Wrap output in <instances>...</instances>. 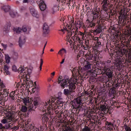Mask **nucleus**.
<instances>
[{"instance_id": "obj_52", "label": "nucleus", "mask_w": 131, "mask_h": 131, "mask_svg": "<svg viewBox=\"0 0 131 131\" xmlns=\"http://www.w3.org/2000/svg\"><path fill=\"white\" fill-rule=\"evenodd\" d=\"M93 58H94V61H97V59H98L97 57V55L95 54Z\"/></svg>"}, {"instance_id": "obj_63", "label": "nucleus", "mask_w": 131, "mask_h": 131, "mask_svg": "<svg viewBox=\"0 0 131 131\" xmlns=\"http://www.w3.org/2000/svg\"><path fill=\"white\" fill-rule=\"evenodd\" d=\"M34 84H36V82H34Z\"/></svg>"}, {"instance_id": "obj_58", "label": "nucleus", "mask_w": 131, "mask_h": 131, "mask_svg": "<svg viewBox=\"0 0 131 131\" xmlns=\"http://www.w3.org/2000/svg\"><path fill=\"white\" fill-rule=\"evenodd\" d=\"M3 100V97L0 96V101H2Z\"/></svg>"}, {"instance_id": "obj_28", "label": "nucleus", "mask_w": 131, "mask_h": 131, "mask_svg": "<svg viewBox=\"0 0 131 131\" xmlns=\"http://www.w3.org/2000/svg\"><path fill=\"white\" fill-rule=\"evenodd\" d=\"M21 30L23 32H27V33H29L30 32V29H27V27H26V26H23Z\"/></svg>"}, {"instance_id": "obj_48", "label": "nucleus", "mask_w": 131, "mask_h": 131, "mask_svg": "<svg viewBox=\"0 0 131 131\" xmlns=\"http://www.w3.org/2000/svg\"><path fill=\"white\" fill-rule=\"evenodd\" d=\"M0 129L2 130V131H4V126H3V124L0 123Z\"/></svg>"}, {"instance_id": "obj_40", "label": "nucleus", "mask_w": 131, "mask_h": 131, "mask_svg": "<svg viewBox=\"0 0 131 131\" xmlns=\"http://www.w3.org/2000/svg\"><path fill=\"white\" fill-rule=\"evenodd\" d=\"M114 38H115V41H118V40H119V35L118 34H116L114 36Z\"/></svg>"}, {"instance_id": "obj_42", "label": "nucleus", "mask_w": 131, "mask_h": 131, "mask_svg": "<svg viewBox=\"0 0 131 131\" xmlns=\"http://www.w3.org/2000/svg\"><path fill=\"white\" fill-rule=\"evenodd\" d=\"M55 114L57 115L58 117H61V113H59V111H56Z\"/></svg>"}, {"instance_id": "obj_38", "label": "nucleus", "mask_w": 131, "mask_h": 131, "mask_svg": "<svg viewBox=\"0 0 131 131\" xmlns=\"http://www.w3.org/2000/svg\"><path fill=\"white\" fill-rule=\"evenodd\" d=\"M4 60V55H3V54L0 52V62L1 63H3Z\"/></svg>"}, {"instance_id": "obj_17", "label": "nucleus", "mask_w": 131, "mask_h": 131, "mask_svg": "<svg viewBox=\"0 0 131 131\" xmlns=\"http://www.w3.org/2000/svg\"><path fill=\"white\" fill-rule=\"evenodd\" d=\"M30 128L31 131H42L43 130V126H40L39 128L35 127L33 124L30 126Z\"/></svg>"}, {"instance_id": "obj_35", "label": "nucleus", "mask_w": 131, "mask_h": 131, "mask_svg": "<svg viewBox=\"0 0 131 131\" xmlns=\"http://www.w3.org/2000/svg\"><path fill=\"white\" fill-rule=\"evenodd\" d=\"M124 128L125 131H131V128L130 127L126 124L124 125Z\"/></svg>"}, {"instance_id": "obj_5", "label": "nucleus", "mask_w": 131, "mask_h": 131, "mask_svg": "<svg viewBox=\"0 0 131 131\" xmlns=\"http://www.w3.org/2000/svg\"><path fill=\"white\" fill-rule=\"evenodd\" d=\"M18 73L19 76L23 79V80H29L30 74H31L32 71L31 69H28L26 68H24L21 67H19L18 70Z\"/></svg>"}, {"instance_id": "obj_4", "label": "nucleus", "mask_w": 131, "mask_h": 131, "mask_svg": "<svg viewBox=\"0 0 131 131\" xmlns=\"http://www.w3.org/2000/svg\"><path fill=\"white\" fill-rule=\"evenodd\" d=\"M114 65H115V64L111 62V60H110L104 61L102 63L103 73L107 76L108 78H111V79L113 78V75H114V69H115Z\"/></svg>"}, {"instance_id": "obj_6", "label": "nucleus", "mask_w": 131, "mask_h": 131, "mask_svg": "<svg viewBox=\"0 0 131 131\" xmlns=\"http://www.w3.org/2000/svg\"><path fill=\"white\" fill-rule=\"evenodd\" d=\"M23 102V105L25 106H33L34 107L36 108V106L38 105V100H37V98H24L21 100Z\"/></svg>"}, {"instance_id": "obj_18", "label": "nucleus", "mask_w": 131, "mask_h": 131, "mask_svg": "<svg viewBox=\"0 0 131 131\" xmlns=\"http://www.w3.org/2000/svg\"><path fill=\"white\" fill-rule=\"evenodd\" d=\"M57 100L56 101L57 104L58 105H63V98H62V93H59L58 94Z\"/></svg>"}, {"instance_id": "obj_49", "label": "nucleus", "mask_w": 131, "mask_h": 131, "mask_svg": "<svg viewBox=\"0 0 131 131\" xmlns=\"http://www.w3.org/2000/svg\"><path fill=\"white\" fill-rule=\"evenodd\" d=\"M55 72H53L51 74V78H54V76H55Z\"/></svg>"}, {"instance_id": "obj_12", "label": "nucleus", "mask_w": 131, "mask_h": 131, "mask_svg": "<svg viewBox=\"0 0 131 131\" xmlns=\"http://www.w3.org/2000/svg\"><path fill=\"white\" fill-rule=\"evenodd\" d=\"M26 42V37L24 35H21L19 37L18 43L20 48H22L24 46V43Z\"/></svg>"}, {"instance_id": "obj_11", "label": "nucleus", "mask_w": 131, "mask_h": 131, "mask_svg": "<svg viewBox=\"0 0 131 131\" xmlns=\"http://www.w3.org/2000/svg\"><path fill=\"white\" fill-rule=\"evenodd\" d=\"M12 121H13V116H10L6 118H4L2 120L1 122L3 124H6V123H7V124H9V123L10 122H12Z\"/></svg>"}, {"instance_id": "obj_45", "label": "nucleus", "mask_w": 131, "mask_h": 131, "mask_svg": "<svg viewBox=\"0 0 131 131\" xmlns=\"http://www.w3.org/2000/svg\"><path fill=\"white\" fill-rule=\"evenodd\" d=\"M31 2H32V0H23L24 3H30V4H31Z\"/></svg>"}, {"instance_id": "obj_36", "label": "nucleus", "mask_w": 131, "mask_h": 131, "mask_svg": "<svg viewBox=\"0 0 131 131\" xmlns=\"http://www.w3.org/2000/svg\"><path fill=\"white\" fill-rule=\"evenodd\" d=\"M95 32H96L97 33H101V32H102V27H101V26L98 27L95 30Z\"/></svg>"}, {"instance_id": "obj_14", "label": "nucleus", "mask_w": 131, "mask_h": 131, "mask_svg": "<svg viewBox=\"0 0 131 131\" xmlns=\"http://www.w3.org/2000/svg\"><path fill=\"white\" fill-rule=\"evenodd\" d=\"M30 11L33 17L38 18H39V15L38 14L37 11L32 7H30Z\"/></svg>"}, {"instance_id": "obj_10", "label": "nucleus", "mask_w": 131, "mask_h": 131, "mask_svg": "<svg viewBox=\"0 0 131 131\" xmlns=\"http://www.w3.org/2000/svg\"><path fill=\"white\" fill-rule=\"evenodd\" d=\"M29 108V111H31V110H33V109H35V108H34V106H28V105H22V106H20L19 107V109L20 110V111H21V112H27V111L28 110Z\"/></svg>"}, {"instance_id": "obj_24", "label": "nucleus", "mask_w": 131, "mask_h": 131, "mask_svg": "<svg viewBox=\"0 0 131 131\" xmlns=\"http://www.w3.org/2000/svg\"><path fill=\"white\" fill-rule=\"evenodd\" d=\"M85 58L86 61H91V60H93V54H91L90 53H88L86 55H85Z\"/></svg>"}, {"instance_id": "obj_51", "label": "nucleus", "mask_w": 131, "mask_h": 131, "mask_svg": "<svg viewBox=\"0 0 131 131\" xmlns=\"http://www.w3.org/2000/svg\"><path fill=\"white\" fill-rule=\"evenodd\" d=\"M117 124L118 125H119L120 124V120L119 119L117 120Z\"/></svg>"}, {"instance_id": "obj_60", "label": "nucleus", "mask_w": 131, "mask_h": 131, "mask_svg": "<svg viewBox=\"0 0 131 131\" xmlns=\"http://www.w3.org/2000/svg\"><path fill=\"white\" fill-rule=\"evenodd\" d=\"M19 85H20L19 84V83H18V84L16 85V86H17V88H18Z\"/></svg>"}, {"instance_id": "obj_43", "label": "nucleus", "mask_w": 131, "mask_h": 131, "mask_svg": "<svg viewBox=\"0 0 131 131\" xmlns=\"http://www.w3.org/2000/svg\"><path fill=\"white\" fill-rule=\"evenodd\" d=\"M85 45L86 47H89V45H90V41L88 39L85 40Z\"/></svg>"}, {"instance_id": "obj_21", "label": "nucleus", "mask_w": 131, "mask_h": 131, "mask_svg": "<svg viewBox=\"0 0 131 131\" xmlns=\"http://www.w3.org/2000/svg\"><path fill=\"white\" fill-rule=\"evenodd\" d=\"M10 69V67H9L7 65H5L3 68V70L4 71V73L5 75H10L11 74V73L9 71Z\"/></svg>"}, {"instance_id": "obj_20", "label": "nucleus", "mask_w": 131, "mask_h": 131, "mask_svg": "<svg viewBox=\"0 0 131 131\" xmlns=\"http://www.w3.org/2000/svg\"><path fill=\"white\" fill-rule=\"evenodd\" d=\"M84 67L85 70H91L92 69V63L85 60L84 61Z\"/></svg>"}, {"instance_id": "obj_56", "label": "nucleus", "mask_w": 131, "mask_h": 131, "mask_svg": "<svg viewBox=\"0 0 131 131\" xmlns=\"http://www.w3.org/2000/svg\"><path fill=\"white\" fill-rule=\"evenodd\" d=\"M83 48H84V50H88V46H86V47L84 46Z\"/></svg>"}, {"instance_id": "obj_32", "label": "nucleus", "mask_w": 131, "mask_h": 131, "mask_svg": "<svg viewBox=\"0 0 131 131\" xmlns=\"http://www.w3.org/2000/svg\"><path fill=\"white\" fill-rule=\"evenodd\" d=\"M87 21H88L90 23V27H95L96 24L95 23H93V20H92V19H90V17H89V19L87 20Z\"/></svg>"}, {"instance_id": "obj_64", "label": "nucleus", "mask_w": 131, "mask_h": 131, "mask_svg": "<svg viewBox=\"0 0 131 131\" xmlns=\"http://www.w3.org/2000/svg\"><path fill=\"white\" fill-rule=\"evenodd\" d=\"M57 1H58V2H59V1H60V0H57Z\"/></svg>"}, {"instance_id": "obj_7", "label": "nucleus", "mask_w": 131, "mask_h": 131, "mask_svg": "<svg viewBox=\"0 0 131 131\" xmlns=\"http://www.w3.org/2000/svg\"><path fill=\"white\" fill-rule=\"evenodd\" d=\"M118 55L116 56V59L117 60L116 61V63H115L116 67L119 71L121 70V68L122 67V63L124 62V58L123 57V55L124 54V53L122 52H117Z\"/></svg>"}, {"instance_id": "obj_47", "label": "nucleus", "mask_w": 131, "mask_h": 131, "mask_svg": "<svg viewBox=\"0 0 131 131\" xmlns=\"http://www.w3.org/2000/svg\"><path fill=\"white\" fill-rule=\"evenodd\" d=\"M65 30H67V26L65 27V26L63 27V29L61 30V31H62V32H64V31H65Z\"/></svg>"}, {"instance_id": "obj_8", "label": "nucleus", "mask_w": 131, "mask_h": 131, "mask_svg": "<svg viewBox=\"0 0 131 131\" xmlns=\"http://www.w3.org/2000/svg\"><path fill=\"white\" fill-rule=\"evenodd\" d=\"M73 106L75 109H84L82 99L81 97H78L73 100Z\"/></svg>"}, {"instance_id": "obj_33", "label": "nucleus", "mask_w": 131, "mask_h": 131, "mask_svg": "<svg viewBox=\"0 0 131 131\" xmlns=\"http://www.w3.org/2000/svg\"><path fill=\"white\" fill-rule=\"evenodd\" d=\"M13 31H14V32H15L16 33L19 34L21 33V31H22V29L19 27L14 28L13 29Z\"/></svg>"}, {"instance_id": "obj_9", "label": "nucleus", "mask_w": 131, "mask_h": 131, "mask_svg": "<svg viewBox=\"0 0 131 131\" xmlns=\"http://www.w3.org/2000/svg\"><path fill=\"white\" fill-rule=\"evenodd\" d=\"M6 86L4 83H0V94L1 95H4L5 97H8L9 96V92L7 89H5Z\"/></svg>"}, {"instance_id": "obj_26", "label": "nucleus", "mask_w": 131, "mask_h": 131, "mask_svg": "<svg viewBox=\"0 0 131 131\" xmlns=\"http://www.w3.org/2000/svg\"><path fill=\"white\" fill-rule=\"evenodd\" d=\"M126 19V16L125 15L122 16L121 18H120V17H119V22H120L121 23L122 22V24L123 25L125 24V23H124V21Z\"/></svg>"}, {"instance_id": "obj_37", "label": "nucleus", "mask_w": 131, "mask_h": 131, "mask_svg": "<svg viewBox=\"0 0 131 131\" xmlns=\"http://www.w3.org/2000/svg\"><path fill=\"white\" fill-rule=\"evenodd\" d=\"M15 95V92H12L10 93V97L11 98L12 100H14L15 99V96H14Z\"/></svg>"}, {"instance_id": "obj_16", "label": "nucleus", "mask_w": 131, "mask_h": 131, "mask_svg": "<svg viewBox=\"0 0 131 131\" xmlns=\"http://www.w3.org/2000/svg\"><path fill=\"white\" fill-rule=\"evenodd\" d=\"M116 126L115 124H112L111 122H105V127L106 129L108 131H113V127Z\"/></svg>"}, {"instance_id": "obj_15", "label": "nucleus", "mask_w": 131, "mask_h": 131, "mask_svg": "<svg viewBox=\"0 0 131 131\" xmlns=\"http://www.w3.org/2000/svg\"><path fill=\"white\" fill-rule=\"evenodd\" d=\"M6 129H14V130H17L19 129L18 126H15L14 123L11 124V123H8V125L5 126Z\"/></svg>"}, {"instance_id": "obj_41", "label": "nucleus", "mask_w": 131, "mask_h": 131, "mask_svg": "<svg viewBox=\"0 0 131 131\" xmlns=\"http://www.w3.org/2000/svg\"><path fill=\"white\" fill-rule=\"evenodd\" d=\"M42 64H43V60H42V59H40V67L39 69L40 71H41L42 67Z\"/></svg>"}, {"instance_id": "obj_25", "label": "nucleus", "mask_w": 131, "mask_h": 131, "mask_svg": "<svg viewBox=\"0 0 131 131\" xmlns=\"http://www.w3.org/2000/svg\"><path fill=\"white\" fill-rule=\"evenodd\" d=\"M100 17V15L98 13H93L92 15L90 17L91 20H92L94 21V20H95L97 18H99Z\"/></svg>"}, {"instance_id": "obj_34", "label": "nucleus", "mask_w": 131, "mask_h": 131, "mask_svg": "<svg viewBox=\"0 0 131 131\" xmlns=\"http://www.w3.org/2000/svg\"><path fill=\"white\" fill-rule=\"evenodd\" d=\"M100 110L103 112H106V110H107V106L106 105H102L100 106Z\"/></svg>"}, {"instance_id": "obj_29", "label": "nucleus", "mask_w": 131, "mask_h": 131, "mask_svg": "<svg viewBox=\"0 0 131 131\" xmlns=\"http://www.w3.org/2000/svg\"><path fill=\"white\" fill-rule=\"evenodd\" d=\"M5 61L6 63L7 64H10V62L11 61V57L9 56V54L5 55Z\"/></svg>"}, {"instance_id": "obj_23", "label": "nucleus", "mask_w": 131, "mask_h": 131, "mask_svg": "<svg viewBox=\"0 0 131 131\" xmlns=\"http://www.w3.org/2000/svg\"><path fill=\"white\" fill-rule=\"evenodd\" d=\"M102 8L104 11H106V9H108V2L107 0H103L102 2Z\"/></svg>"}, {"instance_id": "obj_31", "label": "nucleus", "mask_w": 131, "mask_h": 131, "mask_svg": "<svg viewBox=\"0 0 131 131\" xmlns=\"http://www.w3.org/2000/svg\"><path fill=\"white\" fill-rule=\"evenodd\" d=\"M27 88H32L33 86V82L32 81L27 80Z\"/></svg>"}, {"instance_id": "obj_50", "label": "nucleus", "mask_w": 131, "mask_h": 131, "mask_svg": "<svg viewBox=\"0 0 131 131\" xmlns=\"http://www.w3.org/2000/svg\"><path fill=\"white\" fill-rule=\"evenodd\" d=\"M96 47H98V46H101V42L97 41L96 44Z\"/></svg>"}, {"instance_id": "obj_55", "label": "nucleus", "mask_w": 131, "mask_h": 131, "mask_svg": "<svg viewBox=\"0 0 131 131\" xmlns=\"http://www.w3.org/2000/svg\"><path fill=\"white\" fill-rule=\"evenodd\" d=\"M94 40H97V41H98L99 40V38H98V37H95L94 38Z\"/></svg>"}, {"instance_id": "obj_61", "label": "nucleus", "mask_w": 131, "mask_h": 131, "mask_svg": "<svg viewBox=\"0 0 131 131\" xmlns=\"http://www.w3.org/2000/svg\"><path fill=\"white\" fill-rule=\"evenodd\" d=\"M0 83H3V81H2V80L0 79Z\"/></svg>"}, {"instance_id": "obj_39", "label": "nucleus", "mask_w": 131, "mask_h": 131, "mask_svg": "<svg viewBox=\"0 0 131 131\" xmlns=\"http://www.w3.org/2000/svg\"><path fill=\"white\" fill-rule=\"evenodd\" d=\"M83 131H92L90 127L88 126H85L84 128L82 129Z\"/></svg>"}, {"instance_id": "obj_44", "label": "nucleus", "mask_w": 131, "mask_h": 131, "mask_svg": "<svg viewBox=\"0 0 131 131\" xmlns=\"http://www.w3.org/2000/svg\"><path fill=\"white\" fill-rule=\"evenodd\" d=\"M12 70L13 71H15V72H16V71H17V70H18V69H17V67H16V66H12Z\"/></svg>"}, {"instance_id": "obj_53", "label": "nucleus", "mask_w": 131, "mask_h": 131, "mask_svg": "<svg viewBox=\"0 0 131 131\" xmlns=\"http://www.w3.org/2000/svg\"><path fill=\"white\" fill-rule=\"evenodd\" d=\"M67 41H68V42H69L70 43V45H71V43H72V41H71V40L70 39H68Z\"/></svg>"}, {"instance_id": "obj_2", "label": "nucleus", "mask_w": 131, "mask_h": 131, "mask_svg": "<svg viewBox=\"0 0 131 131\" xmlns=\"http://www.w3.org/2000/svg\"><path fill=\"white\" fill-rule=\"evenodd\" d=\"M56 98L51 97L47 99L45 102L41 103L40 110L42 111V121L43 122H48L49 116L51 119L53 118V110L56 108L57 104L55 102Z\"/></svg>"}, {"instance_id": "obj_57", "label": "nucleus", "mask_w": 131, "mask_h": 131, "mask_svg": "<svg viewBox=\"0 0 131 131\" xmlns=\"http://www.w3.org/2000/svg\"><path fill=\"white\" fill-rule=\"evenodd\" d=\"M47 43H48V42H46L45 45V46H44V48H43V51L45 50V49L46 48V46H47Z\"/></svg>"}, {"instance_id": "obj_46", "label": "nucleus", "mask_w": 131, "mask_h": 131, "mask_svg": "<svg viewBox=\"0 0 131 131\" xmlns=\"http://www.w3.org/2000/svg\"><path fill=\"white\" fill-rule=\"evenodd\" d=\"M64 131H72V129L70 127H67L66 128Z\"/></svg>"}, {"instance_id": "obj_3", "label": "nucleus", "mask_w": 131, "mask_h": 131, "mask_svg": "<svg viewBox=\"0 0 131 131\" xmlns=\"http://www.w3.org/2000/svg\"><path fill=\"white\" fill-rule=\"evenodd\" d=\"M69 25L67 24L68 29L70 30V34L75 42H78L80 45H82L83 40H84V36L85 34L81 32H78V28L81 27V23L80 21L77 22L75 24L74 20H71L69 22Z\"/></svg>"}, {"instance_id": "obj_27", "label": "nucleus", "mask_w": 131, "mask_h": 131, "mask_svg": "<svg viewBox=\"0 0 131 131\" xmlns=\"http://www.w3.org/2000/svg\"><path fill=\"white\" fill-rule=\"evenodd\" d=\"M58 54V55H63V54H67V50H66L65 48H62L59 51Z\"/></svg>"}, {"instance_id": "obj_1", "label": "nucleus", "mask_w": 131, "mask_h": 131, "mask_svg": "<svg viewBox=\"0 0 131 131\" xmlns=\"http://www.w3.org/2000/svg\"><path fill=\"white\" fill-rule=\"evenodd\" d=\"M73 76L71 78H69L68 77H64L63 78L62 76H59L58 78V84H60L61 88L63 89L69 86V89H64L63 94L65 96H69L72 91L76 89V86L75 84H78V80L77 79V76L80 74L78 68H75L73 71Z\"/></svg>"}, {"instance_id": "obj_19", "label": "nucleus", "mask_w": 131, "mask_h": 131, "mask_svg": "<svg viewBox=\"0 0 131 131\" xmlns=\"http://www.w3.org/2000/svg\"><path fill=\"white\" fill-rule=\"evenodd\" d=\"M39 6L41 11H45V10H46L47 8V5H46V4H45V1L43 0H39Z\"/></svg>"}, {"instance_id": "obj_62", "label": "nucleus", "mask_w": 131, "mask_h": 131, "mask_svg": "<svg viewBox=\"0 0 131 131\" xmlns=\"http://www.w3.org/2000/svg\"><path fill=\"white\" fill-rule=\"evenodd\" d=\"M129 60H131V57H129Z\"/></svg>"}, {"instance_id": "obj_22", "label": "nucleus", "mask_w": 131, "mask_h": 131, "mask_svg": "<svg viewBox=\"0 0 131 131\" xmlns=\"http://www.w3.org/2000/svg\"><path fill=\"white\" fill-rule=\"evenodd\" d=\"M2 10H4L5 12H7L10 11V9H11V7H10L9 5L6 4L2 6Z\"/></svg>"}, {"instance_id": "obj_54", "label": "nucleus", "mask_w": 131, "mask_h": 131, "mask_svg": "<svg viewBox=\"0 0 131 131\" xmlns=\"http://www.w3.org/2000/svg\"><path fill=\"white\" fill-rule=\"evenodd\" d=\"M64 62H65V58H63L61 62H60V64H64Z\"/></svg>"}, {"instance_id": "obj_59", "label": "nucleus", "mask_w": 131, "mask_h": 131, "mask_svg": "<svg viewBox=\"0 0 131 131\" xmlns=\"http://www.w3.org/2000/svg\"><path fill=\"white\" fill-rule=\"evenodd\" d=\"M50 52H54V50H53V49H51L50 50Z\"/></svg>"}, {"instance_id": "obj_13", "label": "nucleus", "mask_w": 131, "mask_h": 131, "mask_svg": "<svg viewBox=\"0 0 131 131\" xmlns=\"http://www.w3.org/2000/svg\"><path fill=\"white\" fill-rule=\"evenodd\" d=\"M43 35L46 36V35H49L50 33V27L47 24H44L43 26Z\"/></svg>"}, {"instance_id": "obj_30", "label": "nucleus", "mask_w": 131, "mask_h": 131, "mask_svg": "<svg viewBox=\"0 0 131 131\" xmlns=\"http://www.w3.org/2000/svg\"><path fill=\"white\" fill-rule=\"evenodd\" d=\"M10 15L12 18H15V17L18 16V13L11 11L10 12Z\"/></svg>"}]
</instances>
